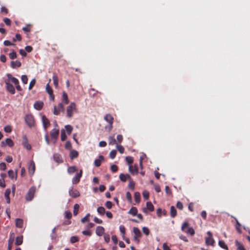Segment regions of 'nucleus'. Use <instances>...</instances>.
<instances>
[{
    "label": "nucleus",
    "mask_w": 250,
    "mask_h": 250,
    "mask_svg": "<svg viewBox=\"0 0 250 250\" xmlns=\"http://www.w3.org/2000/svg\"><path fill=\"white\" fill-rule=\"evenodd\" d=\"M77 109L74 103H71L66 108L67 117L71 118L73 116V113L76 112Z\"/></svg>",
    "instance_id": "f257e3e1"
},
{
    "label": "nucleus",
    "mask_w": 250,
    "mask_h": 250,
    "mask_svg": "<svg viewBox=\"0 0 250 250\" xmlns=\"http://www.w3.org/2000/svg\"><path fill=\"white\" fill-rule=\"evenodd\" d=\"M189 224L187 222H185L183 223L181 229L183 231L186 232L187 233L191 235V236L193 235L195 233V231L194 229L192 227H189L187 231L185 230V229L188 227Z\"/></svg>",
    "instance_id": "f03ea898"
},
{
    "label": "nucleus",
    "mask_w": 250,
    "mask_h": 250,
    "mask_svg": "<svg viewBox=\"0 0 250 250\" xmlns=\"http://www.w3.org/2000/svg\"><path fill=\"white\" fill-rule=\"evenodd\" d=\"M25 121L29 127H32L35 126V120L33 115H27L25 117Z\"/></svg>",
    "instance_id": "7ed1b4c3"
},
{
    "label": "nucleus",
    "mask_w": 250,
    "mask_h": 250,
    "mask_svg": "<svg viewBox=\"0 0 250 250\" xmlns=\"http://www.w3.org/2000/svg\"><path fill=\"white\" fill-rule=\"evenodd\" d=\"M35 191L36 188L35 187H32L29 188L28 192L27 193L25 196V199L26 201H30L33 199L34 196Z\"/></svg>",
    "instance_id": "20e7f679"
},
{
    "label": "nucleus",
    "mask_w": 250,
    "mask_h": 250,
    "mask_svg": "<svg viewBox=\"0 0 250 250\" xmlns=\"http://www.w3.org/2000/svg\"><path fill=\"white\" fill-rule=\"evenodd\" d=\"M4 83L6 84V90L11 94L15 93V89L14 86L10 83L9 80H5Z\"/></svg>",
    "instance_id": "39448f33"
},
{
    "label": "nucleus",
    "mask_w": 250,
    "mask_h": 250,
    "mask_svg": "<svg viewBox=\"0 0 250 250\" xmlns=\"http://www.w3.org/2000/svg\"><path fill=\"white\" fill-rule=\"evenodd\" d=\"M207 234L208 237L206 238V243L207 245L213 246L214 243V241L212 238V235L210 231L207 232Z\"/></svg>",
    "instance_id": "423d86ee"
},
{
    "label": "nucleus",
    "mask_w": 250,
    "mask_h": 250,
    "mask_svg": "<svg viewBox=\"0 0 250 250\" xmlns=\"http://www.w3.org/2000/svg\"><path fill=\"white\" fill-rule=\"evenodd\" d=\"M42 120L43 124V128L45 131H46L47 128L50 125V121L45 115L42 116Z\"/></svg>",
    "instance_id": "0eeeda50"
},
{
    "label": "nucleus",
    "mask_w": 250,
    "mask_h": 250,
    "mask_svg": "<svg viewBox=\"0 0 250 250\" xmlns=\"http://www.w3.org/2000/svg\"><path fill=\"white\" fill-rule=\"evenodd\" d=\"M83 171L82 169L80 170V172L76 174V175L73 178L72 182L73 184H76L78 183L80 180V178L82 176Z\"/></svg>",
    "instance_id": "6e6552de"
},
{
    "label": "nucleus",
    "mask_w": 250,
    "mask_h": 250,
    "mask_svg": "<svg viewBox=\"0 0 250 250\" xmlns=\"http://www.w3.org/2000/svg\"><path fill=\"white\" fill-rule=\"evenodd\" d=\"M69 194L70 196L73 198H77L80 195V194L78 190L72 188L69 190Z\"/></svg>",
    "instance_id": "1a4fd4ad"
},
{
    "label": "nucleus",
    "mask_w": 250,
    "mask_h": 250,
    "mask_svg": "<svg viewBox=\"0 0 250 250\" xmlns=\"http://www.w3.org/2000/svg\"><path fill=\"white\" fill-rule=\"evenodd\" d=\"M46 91L49 95L50 99L52 101L54 100V96L53 94V91L52 88L50 86L49 84L48 83L46 86Z\"/></svg>",
    "instance_id": "9d476101"
},
{
    "label": "nucleus",
    "mask_w": 250,
    "mask_h": 250,
    "mask_svg": "<svg viewBox=\"0 0 250 250\" xmlns=\"http://www.w3.org/2000/svg\"><path fill=\"white\" fill-rule=\"evenodd\" d=\"M129 171L133 175L137 174L138 173L137 165H135L134 166L129 165Z\"/></svg>",
    "instance_id": "9b49d317"
},
{
    "label": "nucleus",
    "mask_w": 250,
    "mask_h": 250,
    "mask_svg": "<svg viewBox=\"0 0 250 250\" xmlns=\"http://www.w3.org/2000/svg\"><path fill=\"white\" fill-rule=\"evenodd\" d=\"M35 170V165L33 161H31L29 162V166L28 167L29 173L31 175H33L34 173Z\"/></svg>",
    "instance_id": "f8f14e48"
},
{
    "label": "nucleus",
    "mask_w": 250,
    "mask_h": 250,
    "mask_svg": "<svg viewBox=\"0 0 250 250\" xmlns=\"http://www.w3.org/2000/svg\"><path fill=\"white\" fill-rule=\"evenodd\" d=\"M6 76L7 77V79L6 80H9L10 82H11L15 85L18 84V83H19V80L17 78L13 77L11 74H9V73L7 74Z\"/></svg>",
    "instance_id": "ddd939ff"
},
{
    "label": "nucleus",
    "mask_w": 250,
    "mask_h": 250,
    "mask_svg": "<svg viewBox=\"0 0 250 250\" xmlns=\"http://www.w3.org/2000/svg\"><path fill=\"white\" fill-rule=\"evenodd\" d=\"M119 178L120 180L123 182H126L127 180H130V179H131V177L129 174H125L123 173L120 174V175H119Z\"/></svg>",
    "instance_id": "4468645a"
},
{
    "label": "nucleus",
    "mask_w": 250,
    "mask_h": 250,
    "mask_svg": "<svg viewBox=\"0 0 250 250\" xmlns=\"http://www.w3.org/2000/svg\"><path fill=\"white\" fill-rule=\"evenodd\" d=\"M59 134V130L58 129L54 128L53 129L50 133V135L52 139L56 140Z\"/></svg>",
    "instance_id": "2eb2a0df"
},
{
    "label": "nucleus",
    "mask_w": 250,
    "mask_h": 250,
    "mask_svg": "<svg viewBox=\"0 0 250 250\" xmlns=\"http://www.w3.org/2000/svg\"><path fill=\"white\" fill-rule=\"evenodd\" d=\"M53 159L56 162L59 164L62 163L63 162L62 156L58 153H55L53 155Z\"/></svg>",
    "instance_id": "dca6fc26"
},
{
    "label": "nucleus",
    "mask_w": 250,
    "mask_h": 250,
    "mask_svg": "<svg viewBox=\"0 0 250 250\" xmlns=\"http://www.w3.org/2000/svg\"><path fill=\"white\" fill-rule=\"evenodd\" d=\"M104 232V229L102 226H98L96 229V233L98 236H102Z\"/></svg>",
    "instance_id": "f3484780"
},
{
    "label": "nucleus",
    "mask_w": 250,
    "mask_h": 250,
    "mask_svg": "<svg viewBox=\"0 0 250 250\" xmlns=\"http://www.w3.org/2000/svg\"><path fill=\"white\" fill-rule=\"evenodd\" d=\"M43 105V103L42 101H37L35 102L34 104V108L38 110H40L42 109Z\"/></svg>",
    "instance_id": "a211bd4d"
},
{
    "label": "nucleus",
    "mask_w": 250,
    "mask_h": 250,
    "mask_svg": "<svg viewBox=\"0 0 250 250\" xmlns=\"http://www.w3.org/2000/svg\"><path fill=\"white\" fill-rule=\"evenodd\" d=\"M104 119L108 124H113V117L109 114H106L104 117Z\"/></svg>",
    "instance_id": "6ab92c4d"
},
{
    "label": "nucleus",
    "mask_w": 250,
    "mask_h": 250,
    "mask_svg": "<svg viewBox=\"0 0 250 250\" xmlns=\"http://www.w3.org/2000/svg\"><path fill=\"white\" fill-rule=\"evenodd\" d=\"M104 160V157L102 155H100L99 156L98 159H96L94 161V165L96 167H99L101 165V162L102 161H103Z\"/></svg>",
    "instance_id": "aec40b11"
},
{
    "label": "nucleus",
    "mask_w": 250,
    "mask_h": 250,
    "mask_svg": "<svg viewBox=\"0 0 250 250\" xmlns=\"http://www.w3.org/2000/svg\"><path fill=\"white\" fill-rule=\"evenodd\" d=\"M10 193H11L10 189L7 188L6 189L5 193H4L5 198L6 199V202L8 204H9L10 203V197H9Z\"/></svg>",
    "instance_id": "412c9836"
},
{
    "label": "nucleus",
    "mask_w": 250,
    "mask_h": 250,
    "mask_svg": "<svg viewBox=\"0 0 250 250\" xmlns=\"http://www.w3.org/2000/svg\"><path fill=\"white\" fill-rule=\"evenodd\" d=\"M108 144L109 145H114L117 144V141L115 139L114 135L109 136Z\"/></svg>",
    "instance_id": "4be33fe9"
},
{
    "label": "nucleus",
    "mask_w": 250,
    "mask_h": 250,
    "mask_svg": "<svg viewBox=\"0 0 250 250\" xmlns=\"http://www.w3.org/2000/svg\"><path fill=\"white\" fill-rule=\"evenodd\" d=\"M62 103L64 104H67L69 103L67 95L65 92H62Z\"/></svg>",
    "instance_id": "5701e85b"
},
{
    "label": "nucleus",
    "mask_w": 250,
    "mask_h": 250,
    "mask_svg": "<svg viewBox=\"0 0 250 250\" xmlns=\"http://www.w3.org/2000/svg\"><path fill=\"white\" fill-rule=\"evenodd\" d=\"M16 226L19 228H21L23 226V220L20 218H17L16 220Z\"/></svg>",
    "instance_id": "b1692460"
},
{
    "label": "nucleus",
    "mask_w": 250,
    "mask_h": 250,
    "mask_svg": "<svg viewBox=\"0 0 250 250\" xmlns=\"http://www.w3.org/2000/svg\"><path fill=\"white\" fill-rule=\"evenodd\" d=\"M21 66V63L18 61H12L11 62V66L13 68H15L16 67H20Z\"/></svg>",
    "instance_id": "393cba45"
},
{
    "label": "nucleus",
    "mask_w": 250,
    "mask_h": 250,
    "mask_svg": "<svg viewBox=\"0 0 250 250\" xmlns=\"http://www.w3.org/2000/svg\"><path fill=\"white\" fill-rule=\"evenodd\" d=\"M78 156V152L75 150H72L70 153V157L71 159L73 160L76 158Z\"/></svg>",
    "instance_id": "a878e982"
},
{
    "label": "nucleus",
    "mask_w": 250,
    "mask_h": 250,
    "mask_svg": "<svg viewBox=\"0 0 250 250\" xmlns=\"http://www.w3.org/2000/svg\"><path fill=\"white\" fill-rule=\"evenodd\" d=\"M77 171V168L75 166H71L68 167L67 168V172L69 174H72L73 173L76 172Z\"/></svg>",
    "instance_id": "bb28decb"
},
{
    "label": "nucleus",
    "mask_w": 250,
    "mask_h": 250,
    "mask_svg": "<svg viewBox=\"0 0 250 250\" xmlns=\"http://www.w3.org/2000/svg\"><path fill=\"white\" fill-rule=\"evenodd\" d=\"M133 230L135 236L140 237L142 236L141 232L138 228L134 227Z\"/></svg>",
    "instance_id": "cd10ccee"
},
{
    "label": "nucleus",
    "mask_w": 250,
    "mask_h": 250,
    "mask_svg": "<svg viewBox=\"0 0 250 250\" xmlns=\"http://www.w3.org/2000/svg\"><path fill=\"white\" fill-rule=\"evenodd\" d=\"M52 79H53V83H54V84L55 87L58 88V78L56 74H53Z\"/></svg>",
    "instance_id": "c85d7f7f"
},
{
    "label": "nucleus",
    "mask_w": 250,
    "mask_h": 250,
    "mask_svg": "<svg viewBox=\"0 0 250 250\" xmlns=\"http://www.w3.org/2000/svg\"><path fill=\"white\" fill-rule=\"evenodd\" d=\"M23 237L19 236L16 238L15 245L17 246L21 245L22 243Z\"/></svg>",
    "instance_id": "c756f323"
},
{
    "label": "nucleus",
    "mask_w": 250,
    "mask_h": 250,
    "mask_svg": "<svg viewBox=\"0 0 250 250\" xmlns=\"http://www.w3.org/2000/svg\"><path fill=\"white\" fill-rule=\"evenodd\" d=\"M146 206V208L148 211H153L154 210V206L151 202H147Z\"/></svg>",
    "instance_id": "7c9ffc66"
},
{
    "label": "nucleus",
    "mask_w": 250,
    "mask_h": 250,
    "mask_svg": "<svg viewBox=\"0 0 250 250\" xmlns=\"http://www.w3.org/2000/svg\"><path fill=\"white\" fill-rule=\"evenodd\" d=\"M138 212L137 209L136 207H132L131 209L129 210L128 213L132 215L133 216H135L137 215V213Z\"/></svg>",
    "instance_id": "2f4dec72"
},
{
    "label": "nucleus",
    "mask_w": 250,
    "mask_h": 250,
    "mask_svg": "<svg viewBox=\"0 0 250 250\" xmlns=\"http://www.w3.org/2000/svg\"><path fill=\"white\" fill-rule=\"evenodd\" d=\"M177 215V211L174 206L170 207V216L172 218L176 216Z\"/></svg>",
    "instance_id": "473e14b6"
},
{
    "label": "nucleus",
    "mask_w": 250,
    "mask_h": 250,
    "mask_svg": "<svg viewBox=\"0 0 250 250\" xmlns=\"http://www.w3.org/2000/svg\"><path fill=\"white\" fill-rule=\"evenodd\" d=\"M14 239H15L14 233H13V232L11 233L10 234L9 240H8V244H9V246L10 245H12V244L14 241Z\"/></svg>",
    "instance_id": "72a5a7b5"
},
{
    "label": "nucleus",
    "mask_w": 250,
    "mask_h": 250,
    "mask_svg": "<svg viewBox=\"0 0 250 250\" xmlns=\"http://www.w3.org/2000/svg\"><path fill=\"white\" fill-rule=\"evenodd\" d=\"M235 245L237 247V250H246L244 247L238 240L235 241Z\"/></svg>",
    "instance_id": "f704fd0d"
},
{
    "label": "nucleus",
    "mask_w": 250,
    "mask_h": 250,
    "mask_svg": "<svg viewBox=\"0 0 250 250\" xmlns=\"http://www.w3.org/2000/svg\"><path fill=\"white\" fill-rule=\"evenodd\" d=\"M140 194L138 192H136L134 193V200L135 202L137 203H140Z\"/></svg>",
    "instance_id": "c9c22d12"
},
{
    "label": "nucleus",
    "mask_w": 250,
    "mask_h": 250,
    "mask_svg": "<svg viewBox=\"0 0 250 250\" xmlns=\"http://www.w3.org/2000/svg\"><path fill=\"white\" fill-rule=\"evenodd\" d=\"M79 208H80V206L78 204H76L74 205V209H73L74 215L76 216L78 214Z\"/></svg>",
    "instance_id": "e433bc0d"
},
{
    "label": "nucleus",
    "mask_w": 250,
    "mask_h": 250,
    "mask_svg": "<svg viewBox=\"0 0 250 250\" xmlns=\"http://www.w3.org/2000/svg\"><path fill=\"white\" fill-rule=\"evenodd\" d=\"M219 246L223 248V249H224L225 250H228V246H227V245L226 244V243H225V242L223 240H220L219 241Z\"/></svg>",
    "instance_id": "4c0bfd02"
},
{
    "label": "nucleus",
    "mask_w": 250,
    "mask_h": 250,
    "mask_svg": "<svg viewBox=\"0 0 250 250\" xmlns=\"http://www.w3.org/2000/svg\"><path fill=\"white\" fill-rule=\"evenodd\" d=\"M97 212L100 215H103L105 213V210L103 207H99L97 208Z\"/></svg>",
    "instance_id": "58836bf2"
},
{
    "label": "nucleus",
    "mask_w": 250,
    "mask_h": 250,
    "mask_svg": "<svg viewBox=\"0 0 250 250\" xmlns=\"http://www.w3.org/2000/svg\"><path fill=\"white\" fill-rule=\"evenodd\" d=\"M66 139V135L65 130L62 129L61 131V139L62 141H64Z\"/></svg>",
    "instance_id": "ea45409f"
},
{
    "label": "nucleus",
    "mask_w": 250,
    "mask_h": 250,
    "mask_svg": "<svg viewBox=\"0 0 250 250\" xmlns=\"http://www.w3.org/2000/svg\"><path fill=\"white\" fill-rule=\"evenodd\" d=\"M65 128L68 135H70L73 130V127L71 125H67L65 126Z\"/></svg>",
    "instance_id": "a19ab883"
},
{
    "label": "nucleus",
    "mask_w": 250,
    "mask_h": 250,
    "mask_svg": "<svg viewBox=\"0 0 250 250\" xmlns=\"http://www.w3.org/2000/svg\"><path fill=\"white\" fill-rule=\"evenodd\" d=\"M5 143L6 145H7L10 147H12L14 145V143H13L12 140L10 138H7L6 139Z\"/></svg>",
    "instance_id": "79ce46f5"
},
{
    "label": "nucleus",
    "mask_w": 250,
    "mask_h": 250,
    "mask_svg": "<svg viewBox=\"0 0 250 250\" xmlns=\"http://www.w3.org/2000/svg\"><path fill=\"white\" fill-rule=\"evenodd\" d=\"M79 238L76 236H73L70 238V241L71 243H74L79 241Z\"/></svg>",
    "instance_id": "37998d69"
},
{
    "label": "nucleus",
    "mask_w": 250,
    "mask_h": 250,
    "mask_svg": "<svg viewBox=\"0 0 250 250\" xmlns=\"http://www.w3.org/2000/svg\"><path fill=\"white\" fill-rule=\"evenodd\" d=\"M24 138L25 139V142H23V145L25 147H26L27 149L30 150L31 148V146L30 145L27 143V138L24 136Z\"/></svg>",
    "instance_id": "c03bdc74"
},
{
    "label": "nucleus",
    "mask_w": 250,
    "mask_h": 250,
    "mask_svg": "<svg viewBox=\"0 0 250 250\" xmlns=\"http://www.w3.org/2000/svg\"><path fill=\"white\" fill-rule=\"evenodd\" d=\"M90 216V214L89 213H87L85 216H84L83 218L81 220V222L83 223H84L86 222H89V217Z\"/></svg>",
    "instance_id": "a18cd8bd"
},
{
    "label": "nucleus",
    "mask_w": 250,
    "mask_h": 250,
    "mask_svg": "<svg viewBox=\"0 0 250 250\" xmlns=\"http://www.w3.org/2000/svg\"><path fill=\"white\" fill-rule=\"evenodd\" d=\"M116 153L117 151L116 150H111L109 155V157L112 159H114L116 156Z\"/></svg>",
    "instance_id": "49530a36"
},
{
    "label": "nucleus",
    "mask_w": 250,
    "mask_h": 250,
    "mask_svg": "<svg viewBox=\"0 0 250 250\" xmlns=\"http://www.w3.org/2000/svg\"><path fill=\"white\" fill-rule=\"evenodd\" d=\"M125 160L129 165H131L133 162V158L131 156H126L125 157Z\"/></svg>",
    "instance_id": "de8ad7c7"
},
{
    "label": "nucleus",
    "mask_w": 250,
    "mask_h": 250,
    "mask_svg": "<svg viewBox=\"0 0 250 250\" xmlns=\"http://www.w3.org/2000/svg\"><path fill=\"white\" fill-rule=\"evenodd\" d=\"M0 12L2 14L6 15L8 13V10L4 6L1 7Z\"/></svg>",
    "instance_id": "09e8293b"
},
{
    "label": "nucleus",
    "mask_w": 250,
    "mask_h": 250,
    "mask_svg": "<svg viewBox=\"0 0 250 250\" xmlns=\"http://www.w3.org/2000/svg\"><path fill=\"white\" fill-rule=\"evenodd\" d=\"M116 147L118 150L120 152V153L122 154L124 153V148L122 146L117 144Z\"/></svg>",
    "instance_id": "8fccbe9b"
},
{
    "label": "nucleus",
    "mask_w": 250,
    "mask_h": 250,
    "mask_svg": "<svg viewBox=\"0 0 250 250\" xmlns=\"http://www.w3.org/2000/svg\"><path fill=\"white\" fill-rule=\"evenodd\" d=\"M129 181V183L128 184V187L131 189L133 190L135 187V182L132 180V179Z\"/></svg>",
    "instance_id": "3c124183"
},
{
    "label": "nucleus",
    "mask_w": 250,
    "mask_h": 250,
    "mask_svg": "<svg viewBox=\"0 0 250 250\" xmlns=\"http://www.w3.org/2000/svg\"><path fill=\"white\" fill-rule=\"evenodd\" d=\"M21 81L22 82V83H24V84H26L28 82V78H27V76L25 75H22L21 76Z\"/></svg>",
    "instance_id": "603ef678"
},
{
    "label": "nucleus",
    "mask_w": 250,
    "mask_h": 250,
    "mask_svg": "<svg viewBox=\"0 0 250 250\" xmlns=\"http://www.w3.org/2000/svg\"><path fill=\"white\" fill-rule=\"evenodd\" d=\"M149 193L148 191L145 190L143 192V196L145 200H147L149 198Z\"/></svg>",
    "instance_id": "864d4df0"
},
{
    "label": "nucleus",
    "mask_w": 250,
    "mask_h": 250,
    "mask_svg": "<svg viewBox=\"0 0 250 250\" xmlns=\"http://www.w3.org/2000/svg\"><path fill=\"white\" fill-rule=\"evenodd\" d=\"M9 58L11 59H15L17 58V54H16V52H15V51H13L11 53H9Z\"/></svg>",
    "instance_id": "5fc2aeb1"
},
{
    "label": "nucleus",
    "mask_w": 250,
    "mask_h": 250,
    "mask_svg": "<svg viewBox=\"0 0 250 250\" xmlns=\"http://www.w3.org/2000/svg\"><path fill=\"white\" fill-rule=\"evenodd\" d=\"M120 231L123 234V237L125 236L124 235L125 233V228L123 225H121L119 227Z\"/></svg>",
    "instance_id": "6e6d98bb"
},
{
    "label": "nucleus",
    "mask_w": 250,
    "mask_h": 250,
    "mask_svg": "<svg viewBox=\"0 0 250 250\" xmlns=\"http://www.w3.org/2000/svg\"><path fill=\"white\" fill-rule=\"evenodd\" d=\"M236 229L238 233H241L242 232L241 229H240V227L241 224L239 223L237 220H236Z\"/></svg>",
    "instance_id": "4d7b16f0"
},
{
    "label": "nucleus",
    "mask_w": 250,
    "mask_h": 250,
    "mask_svg": "<svg viewBox=\"0 0 250 250\" xmlns=\"http://www.w3.org/2000/svg\"><path fill=\"white\" fill-rule=\"evenodd\" d=\"M142 231L144 234H145L146 235H148L149 234V230L148 228L146 227H144L142 228Z\"/></svg>",
    "instance_id": "13d9d810"
},
{
    "label": "nucleus",
    "mask_w": 250,
    "mask_h": 250,
    "mask_svg": "<svg viewBox=\"0 0 250 250\" xmlns=\"http://www.w3.org/2000/svg\"><path fill=\"white\" fill-rule=\"evenodd\" d=\"M8 175L9 177L12 179H14L15 177V173L12 170H9L8 171Z\"/></svg>",
    "instance_id": "bf43d9fd"
},
{
    "label": "nucleus",
    "mask_w": 250,
    "mask_h": 250,
    "mask_svg": "<svg viewBox=\"0 0 250 250\" xmlns=\"http://www.w3.org/2000/svg\"><path fill=\"white\" fill-rule=\"evenodd\" d=\"M36 83L35 79H33L30 83L28 89L29 90H31L33 87L35 85Z\"/></svg>",
    "instance_id": "052dcab7"
},
{
    "label": "nucleus",
    "mask_w": 250,
    "mask_h": 250,
    "mask_svg": "<svg viewBox=\"0 0 250 250\" xmlns=\"http://www.w3.org/2000/svg\"><path fill=\"white\" fill-rule=\"evenodd\" d=\"M63 104V103H59L58 104V108L60 110V111L63 112H64V107Z\"/></svg>",
    "instance_id": "680f3d73"
},
{
    "label": "nucleus",
    "mask_w": 250,
    "mask_h": 250,
    "mask_svg": "<svg viewBox=\"0 0 250 250\" xmlns=\"http://www.w3.org/2000/svg\"><path fill=\"white\" fill-rule=\"evenodd\" d=\"M112 205L113 204L111 201H107L105 204V207L108 209H110L112 208Z\"/></svg>",
    "instance_id": "e2e57ef3"
},
{
    "label": "nucleus",
    "mask_w": 250,
    "mask_h": 250,
    "mask_svg": "<svg viewBox=\"0 0 250 250\" xmlns=\"http://www.w3.org/2000/svg\"><path fill=\"white\" fill-rule=\"evenodd\" d=\"M65 216L66 218L69 219L72 217V214L70 211H65Z\"/></svg>",
    "instance_id": "0e129e2a"
},
{
    "label": "nucleus",
    "mask_w": 250,
    "mask_h": 250,
    "mask_svg": "<svg viewBox=\"0 0 250 250\" xmlns=\"http://www.w3.org/2000/svg\"><path fill=\"white\" fill-rule=\"evenodd\" d=\"M176 207L177 208L180 209V210H182L183 209V204L182 202H181L180 201H178L177 202V204H176Z\"/></svg>",
    "instance_id": "69168bd1"
},
{
    "label": "nucleus",
    "mask_w": 250,
    "mask_h": 250,
    "mask_svg": "<svg viewBox=\"0 0 250 250\" xmlns=\"http://www.w3.org/2000/svg\"><path fill=\"white\" fill-rule=\"evenodd\" d=\"M60 112V110L58 108L57 109L56 106L55 105L54 106V111H53L54 114L55 115H58L59 114Z\"/></svg>",
    "instance_id": "338daca9"
},
{
    "label": "nucleus",
    "mask_w": 250,
    "mask_h": 250,
    "mask_svg": "<svg viewBox=\"0 0 250 250\" xmlns=\"http://www.w3.org/2000/svg\"><path fill=\"white\" fill-rule=\"evenodd\" d=\"M118 169V167L115 165H113L111 167V170L113 172H116Z\"/></svg>",
    "instance_id": "774afa93"
}]
</instances>
